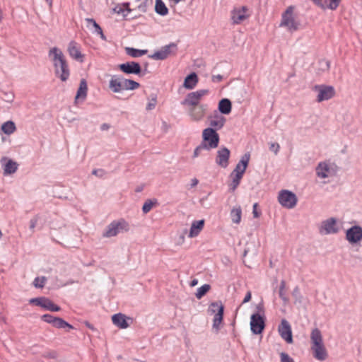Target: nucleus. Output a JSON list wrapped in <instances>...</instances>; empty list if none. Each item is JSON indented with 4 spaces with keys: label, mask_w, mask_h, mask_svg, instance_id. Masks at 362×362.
<instances>
[{
    "label": "nucleus",
    "mask_w": 362,
    "mask_h": 362,
    "mask_svg": "<svg viewBox=\"0 0 362 362\" xmlns=\"http://www.w3.org/2000/svg\"><path fill=\"white\" fill-rule=\"evenodd\" d=\"M258 204L255 203L252 206V214L254 218H259L261 215V212L257 210Z\"/></svg>",
    "instance_id": "obj_55"
},
{
    "label": "nucleus",
    "mask_w": 362,
    "mask_h": 362,
    "mask_svg": "<svg viewBox=\"0 0 362 362\" xmlns=\"http://www.w3.org/2000/svg\"><path fill=\"white\" fill-rule=\"evenodd\" d=\"M204 226V220H199V221H194L192 222L189 237V238H194L197 236L199 233L202 230Z\"/></svg>",
    "instance_id": "obj_25"
},
{
    "label": "nucleus",
    "mask_w": 362,
    "mask_h": 362,
    "mask_svg": "<svg viewBox=\"0 0 362 362\" xmlns=\"http://www.w3.org/2000/svg\"><path fill=\"white\" fill-rule=\"evenodd\" d=\"M112 322L120 329H126L129 325L127 321V317L122 313H117L112 317Z\"/></svg>",
    "instance_id": "obj_23"
},
{
    "label": "nucleus",
    "mask_w": 362,
    "mask_h": 362,
    "mask_svg": "<svg viewBox=\"0 0 362 362\" xmlns=\"http://www.w3.org/2000/svg\"><path fill=\"white\" fill-rule=\"evenodd\" d=\"M279 355H280V361L281 362H295L293 358H291L286 352H281Z\"/></svg>",
    "instance_id": "obj_48"
},
{
    "label": "nucleus",
    "mask_w": 362,
    "mask_h": 362,
    "mask_svg": "<svg viewBox=\"0 0 362 362\" xmlns=\"http://www.w3.org/2000/svg\"><path fill=\"white\" fill-rule=\"evenodd\" d=\"M176 51L177 45L174 42H171L169 45L162 47L160 50L154 52L150 57L156 60H164L171 54H175Z\"/></svg>",
    "instance_id": "obj_10"
},
{
    "label": "nucleus",
    "mask_w": 362,
    "mask_h": 362,
    "mask_svg": "<svg viewBox=\"0 0 362 362\" xmlns=\"http://www.w3.org/2000/svg\"><path fill=\"white\" fill-rule=\"evenodd\" d=\"M49 57H52L56 77L63 82L66 81L70 76V69L62 50L56 47H52L49 51Z\"/></svg>",
    "instance_id": "obj_1"
},
{
    "label": "nucleus",
    "mask_w": 362,
    "mask_h": 362,
    "mask_svg": "<svg viewBox=\"0 0 362 362\" xmlns=\"http://www.w3.org/2000/svg\"><path fill=\"white\" fill-rule=\"evenodd\" d=\"M209 312L215 313L213 320V327L217 330L220 328V324L223 321L224 307L221 302H213L210 304Z\"/></svg>",
    "instance_id": "obj_7"
},
{
    "label": "nucleus",
    "mask_w": 362,
    "mask_h": 362,
    "mask_svg": "<svg viewBox=\"0 0 362 362\" xmlns=\"http://www.w3.org/2000/svg\"><path fill=\"white\" fill-rule=\"evenodd\" d=\"M69 55L75 60L83 62L84 55L81 54L79 45L75 41H71L68 46Z\"/></svg>",
    "instance_id": "obj_18"
},
{
    "label": "nucleus",
    "mask_w": 362,
    "mask_h": 362,
    "mask_svg": "<svg viewBox=\"0 0 362 362\" xmlns=\"http://www.w3.org/2000/svg\"><path fill=\"white\" fill-rule=\"evenodd\" d=\"M199 81L198 76L195 72H192L187 75L183 83V86L188 90L193 89L197 84Z\"/></svg>",
    "instance_id": "obj_24"
},
{
    "label": "nucleus",
    "mask_w": 362,
    "mask_h": 362,
    "mask_svg": "<svg viewBox=\"0 0 362 362\" xmlns=\"http://www.w3.org/2000/svg\"><path fill=\"white\" fill-rule=\"evenodd\" d=\"M123 87L124 90H135L140 87V84L131 79H126L123 78Z\"/></svg>",
    "instance_id": "obj_35"
},
{
    "label": "nucleus",
    "mask_w": 362,
    "mask_h": 362,
    "mask_svg": "<svg viewBox=\"0 0 362 362\" xmlns=\"http://www.w3.org/2000/svg\"><path fill=\"white\" fill-rule=\"evenodd\" d=\"M194 93L198 96V98L201 100L202 97L207 95L209 93V90L206 89H201L197 91H194Z\"/></svg>",
    "instance_id": "obj_53"
},
{
    "label": "nucleus",
    "mask_w": 362,
    "mask_h": 362,
    "mask_svg": "<svg viewBox=\"0 0 362 362\" xmlns=\"http://www.w3.org/2000/svg\"><path fill=\"white\" fill-rule=\"evenodd\" d=\"M47 298H46V297H40V298H32L30 300V303H33L35 305H37V306L45 308Z\"/></svg>",
    "instance_id": "obj_41"
},
{
    "label": "nucleus",
    "mask_w": 362,
    "mask_h": 362,
    "mask_svg": "<svg viewBox=\"0 0 362 362\" xmlns=\"http://www.w3.org/2000/svg\"><path fill=\"white\" fill-rule=\"evenodd\" d=\"M148 0H142L136 6L139 11L146 13L147 11Z\"/></svg>",
    "instance_id": "obj_46"
},
{
    "label": "nucleus",
    "mask_w": 362,
    "mask_h": 362,
    "mask_svg": "<svg viewBox=\"0 0 362 362\" xmlns=\"http://www.w3.org/2000/svg\"><path fill=\"white\" fill-rule=\"evenodd\" d=\"M211 286L209 284H204L201 287H199L195 293L197 298L201 299L203 296H204L206 293L210 290Z\"/></svg>",
    "instance_id": "obj_38"
},
{
    "label": "nucleus",
    "mask_w": 362,
    "mask_h": 362,
    "mask_svg": "<svg viewBox=\"0 0 362 362\" xmlns=\"http://www.w3.org/2000/svg\"><path fill=\"white\" fill-rule=\"evenodd\" d=\"M155 204H157V200L156 199H155L154 201H153L151 199H147L144 202V205L142 206V211H143V213L144 214L148 213L151 210L153 206Z\"/></svg>",
    "instance_id": "obj_40"
},
{
    "label": "nucleus",
    "mask_w": 362,
    "mask_h": 362,
    "mask_svg": "<svg viewBox=\"0 0 362 362\" xmlns=\"http://www.w3.org/2000/svg\"><path fill=\"white\" fill-rule=\"evenodd\" d=\"M85 21L87 23V27L89 28H94L93 33H101V27L99 25L98 23L93 19L90 18H86Z\"/></svg>",
    "instance_id": "obj_37"
},
{
    "label": "nucleus",
    "mask_w": 362,
    "mask_h": 362,
    "mask_svg": "<svg viewBox=\"0 0 362 362\" xmlns=\"http://www.w3.org/2000/svg\"><path fill=\"white\" fill-rule=\"evenodd\" d=\"M126 52L128 55L136 58L140 57L147 53L146 49H138L133 47H127Z\"/></svg>",
    "instance_id": "obj_33"
},
{
    "label": "nucleus",
    "mask_w": 362,
    "mask_h": 362,
    "mask_svg": "<svg viewBox=\"0 0 362 362\" xmlns=\"http://www.w3.org/2000/svg\"><path fill=\"white\" fill-rule=\"evenodd\" d=\"M280 146L278 143H271L269 146V150L273 151L276 155L279 153Z\"/></svg>",
    "instance_id": "obj_50"
},
{
    "label": "nucleus",
    "mask_w": 362,
    "mask_h": 362,
    "mask_svg": "<svg viewBox=\"0 0 362 362\" xmlns=\"http://www.w3.org/2000/svg\"><path fill=\"white\" fill-rule=\"evenodd\" d=\"M310 339L312 342L311 349L313 356L319 361H325L328 355L325 346L323 343L322 336L319 329L315 328L310 334Z\"/></svg>",
    "instance_id": "obj_2"
},
{
    "label": "nucleus",
    "mask_w": 362,
    "mask_h": 362,
    "mask_svg": "<svg viewBox=\"0 0 362 362\" xmlns=\"http://www.w3.org/2000/svg\"><path fill=\"white\" fill-rule=\"evenodd\" d=\"M56 317H57L53 316V315H52L50 314H45V315H43L41 317V319L44 322H47V323H49V324H51L52 325H53Z\"/></svg>",
    "instance_id": "obj_47"
},
{
    "label": "nucleus",
    "mask_w": 362,
    "mask_h": 362,
    "mask_svg": "<svg viewBox=\"0 0 362 362\" xmlns=\"http://www.w3.org/2000/svg\"><path fill=\"white\" fill-rule=\"evenodd\" d=\"M200 100H201L194 93V92H191L186 95L185 98L182 101H181V105L183 106H187L189 108L199 105Z\"/></svg>",
    "instance_id": "obj_22"
},
{
    "label": "nucleus",
    "mask_w": 362,
    "mask_h": 362,
    "mask_svg": "<svg viewBox=\"0 0 362 362\" xmlns=\"http://www.w3.org/2000/svg\"><path fill=\"white\" fill-rule=\"evenodd\" d=\"M155 11L163 16L168 15L169 12L168 7L162 0H156Z\"/></svg>",
    "instance_id": "obj_29"
},
{
    "label": "nucleus",
    "mask_w": 362,
    "mask_h": 362,
    "mask_svg": "<svg viewBox=\"0 0 362 362\" xmlns=\"http://www.w3.org/2000/svg\"><path fill=\"white\" fill-rule=\"evenodd\" d=\"M230 150L226 147H221L217 151L216 158V163L221 168H226L228 165V160L230 158Z\"/></svg>",
    "instance_id": "obj_17"
},
{
    "label": "nucleus",
    "mask_w": 362,
    "mask_h": 362,
    "mask_svg": "<svg viewBox=\"0 0 362 362\" xmlns=\"http://www.w3.org/2000/svg\"><path fill=\"white\" fill-rule=\"evenodd\" d=\"M250 158V155L249 153H245L240 158V161L236 165L235 169L233 170V172L230 174V176H233L234 174H238L239 173H241V175L243 176L249 161Z\"/></svg>",
    "instance_id": "obj_19"
},
{
    "label": "nucleus",
    "mask_w": 362,
    "mask_h": 362,
    "mask_svg": "<svg viewBox=\"0 0 362 362\" xmlns=\"http://www.w3.org/2000/svg\"><path fill=\"white\" fill-rule=\"evenodd\" d=\"M346 239L351 244L356 243L362 240V227L355 225L346 232Z\"/></svg>",
    "instance_id": "obj_14"
},
{
    "label": "nucleus",
    "mask_w": 362,
    "mask_h": 362,
    "mask_svg": "<svg viewBox=\"0 0 362 362\" xmlns=\"http://www.w3.org/2000/svg\"><path fill=\"white\" fill-rule=\"evenodd\" d=\"M129 230V225L124 218L117 221H113L107 226L103 236L111 238L116 236L119 233L127 232Z\"/></svg>",
    "instance_id": "obj_4"
},
{
    "label": "nucleus",
    "mask_w": 362,
    "mask_h": 362,
    "mask_svg": "<svg viewBox=\"0 0 362 362\" xmlns=\"http://www.w3.org/2000/svg\"><path fill=\"white\" fill-rule=\"evenodd\" d=\"M122 81L123 77L115 75L110 81L109 87L114 93H119L124 90Z\"/></svg>",
    "instance_id": "obj_21"
},
{
    "label": "nucleus",
    "mask_w": 362,
    "mask_h": 362,
    "mask_svg": "<svg viewBox=\"0 0 362 362\" xmlns=\"http://www.w3.org/2000/svg\"><path fill=\"white\" fill-rule=\"evenodd\" d=\"M219 140V135L214 128L208 127L204 129L201 143L206 146V151H210L211 149L218 147Z\"/></svg>",
    "instance_id": "obj_5"
},
{
    "label": "nucleus",
    "mask_w": 362,
    "mask_h": 362,
    "mask_svg": "<svg viewBox=\"0 0 362 362\" xmlns=\"http://www.w3.org/2000/svg\"><path fill=\"white\" fill-rule=\"evenodd\" d=\"M87 90L88 87L86 81L84 78H83L80 81L79 88L77 90L76 95L75 97V100L76 101L80 98L84 100L87 95Z\"/></svg>",
    "instance_id": "obj_27"
},
{
    "label": "nucleus",
    "mask_w": 362,
    "mask_h": 362,
    "mask_svg": "<svg viewBox=\"0 0 362 362\" xmlns=\"http://www.w3.org/2000/svg\"><path fill=\"white\" fill-rule=\"evenodd\" d=\"M4 94L6 96L7 102L11 103L13 100L14 96L12 94H8L7 93H5Z\"/></svg>",
    "instance_id": "obj_60"
},
{
    "label": "nucleus",
    "mask_w": 362,
    "mask_h": 362,
    "mask_svg": "<svg viewBox=\"0 0 362 362\" xmlns=\"http://www.w3.org/2000/svg\"><path fill=\"white\" fill-rule=\"evenodd\" d=\"M206 146L205 144H202V143L198 146H197L194 151L193 158L198 157L203 150H206Z\"/></svg>",
    "instance_id": "obj_49"
},
{
    "label": "nucleus",
    "mask_w": 362,
    "mask_h": 362,
    "mask_svg": "<svg viewBox=\"0 0 362 362\" xmlns=\"http://www.w3.org/2000/svg\"><path fill=\"white\" fill-rule=\"evenodd\" d=\"M278 330L281 338L287 343L291 344L293 342L291 327L286 320L283 319L281 320V324L279 325Z\"/></svg>",
    "instance_id": "obj_15"
},
{
    "label": "nucleus",
    "mask_w": 362,
    "mask_h": 362,
    "mask_svg": "<svg viewBox=\"0 0 362 362\" xmlns=\"http://www.w3.org/2000/svg\"><path fill=\"white\" fill-rule=\"evenodd\" d=\"M326 1L328 2V4H327V8H328L330 10L334 11L339 6L341 0H326Z\"/></svg>",
    "instance_id": "obj_45"
},
{
    "label": "nucleus",
    "mask_w": 362,
    "mask_h": 362,
    "mask_svg": "<svg viewBox=\"0 0 362 362\" xmlns=\"http://www.w3.org/2000/svg\"><path fill=\"white\" fill-rule=\"evenodd\" d=\"M279 204L284 208L293 209L298 202V198L295 193L288 189H282L278 196Z\"/></svg>",
    "instance_id": "obj_6"
},
{
    "label": "nucleus",
    "mask_w": 362,
    "mask_h": 362,
    "mask_svg": "<svg viewBox=\"0 0 362 362\" xmlns=\"http://www.w3.org/2000/svg\"><path fill=\"white\" fill-rule=\"evenodd\" d=\"M45 309L52 311V312H58L61 310V308L54 304L51 300L47 298V301L45 303Z\"/></svg>",
    "instance_id": "obj_39"
},
{
    "label": "nucleus",
    "mask_w": 362,
    "mask_h": 362,
    "mask_svg": "<svg viewBox=\"0 0 362 362\" xmlns=\"http://www.w3.org/2000/svg\"><path fill=\"white\" fill-rule=\"evenodd\" d=\"M52 326L58 329H74V327L71 325H70L64 320L59 317H56Z\"/></svg>",
    "instance_id": "obj_34"
},
{
    "label": "nucleus",
    "mask_w": 362,
    "mask_h": 362,
    "mask_svg": "<svg viewBox=\"0 0 362 362\" xmlns=\"http://www.w3.org/2000/svg\"><path fill=\"white\" fill-rule=\"evenodd\" d=\"M294 6H289L281 15L280 27H285L289 32H294L299 29L300 23L293 17Z\"/></svg>",
    "instance_id": "obj_3"
},
{
    "label": "nucleus",
    "mask_w": 362,
    "mask_h": 362,
    "mask_svg": "<svg viewBox=\"0 0 362 362\" xmlns=\"http://www.w3.org/2000/svg\"><path fill=\"white\" fill-rule=\"evenodd\" d=\"M231 177L232 182L229 184V190L234 192L240 185L243 176L241 175V173H239L238 174H234L233 176Z\"/></svg>",
    "instance_id": "obj_32"
},
{
    "label": "nucleus",
    "mask_w": 362,
    "mask_h": 362,
    "mask_svg": "<svg viewBox=\"0 0 362 362\" xmlns=\"http://www.w3.org/2000/svg\"><path fill=\"white\" fill-rule=\"evenodd\" d=\"M329 171V168L327 164L325 163H320L316 168V173L319 177L326 178L328 177L327 173Z\"/></svg>",
    "instance_id": "obj_30"
},
{
    "label": "nucleus",
    "mask_w": 362,
    "mask_h": 362,
    "mask_svg": "<svg viewBox=\"0 0 362 362\" xmlns=\"http://www.w3.org/2000/svg\"><path fill=\"white\" fill-rule=\"evenodd\" d=\"M210 119V126L211 128H214L216 131L221 129L226 123V118L219 115L216 111H215V114L214 116L209 117Z\"/></svg>",
    "instance_id": "obj_20"
},
{
    "label": "nucleus",
    "mask_w": 362,
    "mask_h": 362,
    "mask_svg": "<svg viewBox=\"0 0 362 362\" xmlns=\"http://www.w3.org/2000/svg\"><path fill=\"white\" fill-rule=\"evenodd\" d=\"M256 310L257 313L260 314L262 316H264V307L262 300L257 305Z\"/></svg>",
    "instance_id": "obj_51"
},
{
    "label": "nucleus",
    "mask_w": 362,
    "mask_h": 362,
    "mask_svg": "<svg viewBox=\"0 0 362 362\" xmlns=\"http://www.w3.org/2000/svg\"><path fill=\"white\" fill-rule=\"evenodd\" d=\"M242 210L240 206L233 209L230 211V217L234 223H239L241 221Z\"/></svg>",
    "instance_id": "obj_36"
},
{
    "label": "nucleus",
    "mask_w": 362,
    "mask_h": 362,
    "mask_svg": "<svg viewBox=\"0 0 362 362\" xmlns=\"http://www.w3.org/2000/svg\"><path fill=\"white\" fill-rule=\"evenodd\" d=\"M285 288H286V281L284 280H282L280 283L279 294V297L284 302H287L288 298L285 295V292H284Z\"/></svg>",
    "instance_id": "obj_42"
},
{
    "label": "nucleus",
    "mask_w": 362,
    "mask_h": 362,
    "mask_svg": "<svg viewBox=\"0 0 362 362\" xmlns=\"http://www.w3.org/2000/svg\"><path fill=\"white\" fill-rule=\"evenodd\" d=\"M93 175L102 177L104 174V171L102 169H95L92 172Z\"/></svg>",
    "instance_id": "obj_58"
},
{
    "label": "nucleus",
    "mask_w": 362,
    "mask_h": 362,
    "mask_svg": "<svg viewBox=\"0 0 362 362\" xmlns=\"http://www.w3.org/2000/svg\"><path fill=\"white\" fill-rule=\"evenodd\" d=\"M1 131L7 135L13 134L16 130V127L13 121H7L1 125Z\"/></svg>",
    "instance_id": "obj_31"
},
{
    "label": "nucleus",
    "mask_w": 362,
    "mask_h": 362,
    "mask_svg": "<svg viewBox=\"0 0 362 362\" xmlns=\"http://www.w3.org/2000/svg\"><path fill=\"white\" fill-rule=\"evenodd\" d=\"M208 110L207 104H199L189 108V115L194 121L202 120Z\"/></svg>",
    "instance_id": "obj_13"
},
{
    "label": "nucleus",
    "mask_w": 362,
    "mask_h": 362,
    "mask_svg": "<svg viewBox=\"0 0 362 362\" xmlns=\"http://www.w3.org/2000/svg\"><path fill=\"white\" fill-rule=\"evenodd\" d=\"M18 163L13 160L10 159L5 164L4 168V175H11L16 172L18 170Z\"/></svg>",
    "instance_id": "obj_28"
},
{
    "label": "nucleus",
    "mask_w": 362,
    "mask_h": 362,
    "mask_svg": "<svg viewBox=\"0 0 362 362\" xmlns=\"http://www.w3.org/2000/svg\"><path fill=\"white\" fill-rule=\"evenodd\" d=\"M251 298H252V293H251V291H248L243 300V303H248L250 300H251Z\"/></svg>",
    "instance_id": "obj_57"
},
{
    "label": "nucleus",
    "mask_w": 362,
    "mask_h": 362,
    "mask_svg": "<svg viewBox=\"0 0 362 362\" xmlns=\"http://www.w3.org/2000/svg\"><path fill=\"white\" fill-rule=\"evenodd\" d=\"M218 111L224 115H228L231 112L232 104L229 99L223 98L218 103Z\"/></svg>",
    "instance_id": "obj_26"
},
{
    "label": "nucleus",
    "mask_w": 362,
    "mask_h": 362,
    "mask_svg": "<svg viewBox=\"0 0 362 362\" xmlns=\"http://www.w3.org/2000/svg\"><path fill=\"white\" fill-rule=\"evenodd\" d=\"M338 231L337 219L333 217L323 221L319 228V232L322 235L334 234L338 233Z\"/></svg>",
    "instance_id": "obj_11"
},
{
    "label": "nucleus",
    "mask_w": 362,
    "mask_h": 362,
    "mask_svg": "<svg viewBox=\"0 0 362 362\" xmlns=\"http://www.w3.org/2000/svg\"><path fill=\"white\" fill-rule=\"evenodd\" d=\"M223 77L221 74L215 75L212 76V81L214 82H221L223 80Z\"/></svg>",
    "instance_id": "obj_59"
},
{
    "label": "nucleus",
    "mask_w": 362,
    "mask_h": 362,
    "mask_svg": "<svg viewBox=\"0 0 362 362\" xmlns=\"http://www.w3.org/2000/svg\"><path fill=\"white\" fill-rule=\"evenodd\" d=\"M248 8L243 6L239 8H234L231 11L230 18L233 24H240L243 21L249 18L250 14L247 13Z\"/></svg>",
    "instance_id": "obj_12"
},
{
    "label": "nucleus",
    "mask_w": 362,
    "mask_h": 362,
    "mask_svg": "<svg viewBox=\"0 0 362 362\" xmlns=\"http://www.w3.org/2000/svg\"><path fill=\"white\" fill-rule=\"evenodd\" d=\"M113 10L117 13H122L124 11V10L122 8L117 6L115 7Z\"/></svg>",
    "instance_id": "obj_61"
},
{
    "label": "nucleus",
    "mask_w": 362,
    "mask_h": 362,
    "mask_svg": "<svg viewBox=\"0 0 362 362\" xmlns=\"http://www.w3.org/2000/svg\"><path fill=\"white\" fill-rule=\"evenodd\" d=\"M197 284H198V280L197 279H194L193 280L191 281L189 286L191 287H194V286H197Z\"/></svg>",
    "instance_id": "obj_63"
},
{
    "label": "nucleus",
    "mask_w": 362,
    "mask_h": 362,
    "mask_svg": "<svg viewBox=\"0 0 362 362\" xmlns=\"http://www.w3.org/2000/svg\"><path fill=\"white\" fill-rule=\"evenodd\" d=\"M315 5L320 7L322 9H325L327 8V5L325 4L323 0H311Z\"/></svg>",
    "instance_id": "obj_56"
},
{
    "label": "nucleus",
    "mask_w": 362,
    "mask_h": 362,
    "mask_svg": "<svg viewBox=\"0 0 362 362\" xmlns=\"http://www.w3.org/2000/svg\"><path fill=\"white\" fill-rule=\"evenodd\" d=\"M43 357L46 358H56L57 353L55 351H51L43 354Z\"/></svg>",
    "instance_id": "obj_54"
},
{
    "label": "nucleus",
    "mask_w": 362,
    "mask_h": 362,
    "mask_svg": "<svg viewBox=\"0 0 362 362\" xmlns=\"http://www.w3.org/2000/svg\"><path fill=\"white\" fill-rule=\"evenodd\" d=\"M265 327V317L259 313H254L250 317V329L253 334H261Z\"/></svg>",
    "instance_id": "obj_9"
},
{
    "label": "nucleus",
    "mask_w": 362,
    "mask_h": 362,
    "mask_svg": "<svg viewBox=\"0 0 362 362\" xmlns=\"http://www.w3.org/2000/svg\"><path fill=\"white\" fill-rule=\"evenodd\" d=\"M47 281V279L45 276H41V277H36L34 279L33 285L35 288H43L45 286V284Z\"/></svg>",
    "instance_id": "obj_43"
},
{
    "label": "nucleus",
    "mask_w": 362,
    "mask_h": 362,
    "mask_svg": "<svg viewBox=\"0 0 362 362\" xmlns=\"http://www.w3.org/2000/svg\"><path fill=\"white\" fill-rule=\"evenodd\" d=\"M314 90L318 92L316 99L318 103L328 100L335 95V90L332 86L316 85Z\"/></svg>",
    "instance_id": "obj_8"
},
{
    "label": "nucleus",
    "mask_w": 362,
    "mask_h": 362,
    "mask_svg": "<svg viewBox=\"0 0 362 362\" xmlns=\"http://www.w3.org/2000/svg\"><path fill=\"white\" fill-rule=\"evenodd\" d=\"M157 103V96L155 94L151 95V99L146 105L147 110H151L155 108Z\"/></svg>",
    "instance_id": "obj_44"
},
{
    "label": "nucleus",
    "mask_w": 362,
    "mask_h": 362,
    "mask_svg": "<svg viewBox=\"0 0 362 362\" xmlns=\"http://www.w3.org/2000/svg\"><path fill=\"white\" fill-rule=\"evenodd\" d=\"M199 181L197 178H193L191 181V187H194L197 185Z\"/></svg>",
    "instance_id": "obj_62"
},
{
    "label": "nucleus",
    "mask_w": 362,
    "mask_h": 362,
    "mask_svg": "<svg viewBox=\"0 0 362 362\" xmlns=\"http://www.w3.org/2000/svg\"><path fill=\"white\" fill-rule=\"evenodd\" d=\"M130 4L129 2L124 3L123 6L125 7L127 11L130 12L132 9L129 8Z\"/></svg>",
    "instance_id": "obj_64"
},
{
    "label": "nucleus",
    "mask_w": 362,
    "mask_h": 362,
    "mask_svg": "<svg viewBox=\"0 0 362 362\" xmlns=\"http://www.w3.org/2000/svg\"><path fill=\"white\" fill-rule=\"evenodd\" d=\"M39 220V217L37 216L33 217L32 219H30V229L33 231L34 230V228H35L37 223V221Z\"/></svg>",
    "instance_id": "obj_52"
},
{
    "label": "nucleus",
    "mask_w": 362,
    "mask_h": 362,
    "mask_svg": "<svg viewBox=\"0 0 362 362\" xmlns=\"http://www.w3.org/2000/svg\"><path fill=\"white\" fill-rule=\"evenodd\" d=\"M121 71L127 74H141V65L136 62H127L119 65Z\"/></svg>",
    "instance_id": "obj_16"
}]
</instances>
